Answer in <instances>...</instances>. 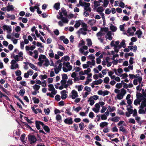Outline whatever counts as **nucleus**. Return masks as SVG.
<instances>
[{"label": "nucleus", "mask_w": 146, "mask_h": 146, "mask_svg": "<svg viewBox=\"0 0 146 146\" xmlns=\"http://www.w3.org/2000/svg\"><path fill=\"white\" fill-rule=\"evenodd\" d=\"M28 138L29 142L31 144L36 142L37 140L35 136L34 135H29Z\"/></svg>", "instance_id": "f257e3e1"}, {"label": "nucleus", "mask_w": 146, "mask_h": 146, "mask_svg": "<svg viewBox=\"0 0 146 146\" xmlns=\"http://www.w3.org/2000/svg\"><path fill=\"white\" fill-rule=\"evenodd\" d=\"M64 122L65 124L69 125L72 124L73 122L72 118L71 117H69L65 119Z\"/></svg>", "instance_id": "f03ea898"}, {"label": "nucleus", "mask_w": 146, "mask_h": 146, "mask_svg": "<svg viewBox=\"0 0 146 146\" xmlns=\"http://www.w3.org/2000/svg\"><path fill=\"white\" fill-rule=\"evenodd\" d=\"M66 91L65 90H63L61 92V98L62 100H65L66 98L67 95L66 94Z\"/></svg>", "instance_id": "7ed1b4c3"}, {"label": "nucleus", "mask_w": 146, "mask_h": 146, "mask_svg": "<svg viewBox=\"0 0 146 146\" xmlns=\"http://www.w3.org/2000/svg\"><path fill=\"white\" fill-rule=\"evenodd\" d=\"M72 98L73 99H75L76 98L78 97V93L75 90H73L72 92Z\"/></svg>", "instance_id": "20e7f679"}, {"label": "nucleus", "mask_w": 146, "mask_h": 146, "mask_svg": "<svg viewBox=\"0 0 146 146\" xmlns=\"http://www.w3.org/2000/svg\"><path fill=\"white\" fill-rule=\"evenodd\" d=\"M11 27V26H7L6 25H4L3 26V28L4 31L6 29V30L10 32L12 31Z\"/></svg>", "instance_id": "39448f33"}, {"label": "nucleus", "mask_w": 146, "mask_h": 146, "mask_svg": "<svg viewBox=\"0 0 146 146\" xmlns=\"http://www.w3.org/2000/svg\"><path fill=\"white\" fill-rule=\"evenodd\" d=\"M8 5L7 6V11L8 12L12 11L14 10V7L12 5H10L9 3H8Z\"/></svg>", "instance_id": "423d86ee"}, {"label": "nucleus", "mask_w": 146, "mask_h": 146, "mask_svg": "<svg viewBox=\"0 0 146 146\" xmlns=\"http://www.w3.org/2000/svg\"><path fill=\"white\" fill-rule=\"evenodd\" d=\"M146 106V99H145L143 101L141 104L140 108L141 109H143Z\"/></svg>", "instance_id": "0eeeda50"}, {"label": "nucleus", "mask_w": 146, "mask_h": 146, "mask_svg": "<svg viewBox=\"0 0 146 146\" xmlns=\"http://www.w3.org/2000/svg\"><path fill=\"white\" fill-rule=\"evenodd\" d=\"M40 88V86L37 84H35L33 86V88L35 90L37 91L38 93L39 92L38 90Z\"/></svg>", "instance_id": "6e6552de"}, {"label": "nucleus", "mask_w": 146, "mask_h": 146, "mask_svg": "<svg viewBox=\"0 0 146 146\" xmlns=\"http://www.w3.org/2000/svg\"><path fill=\"white\" fill-rule=\"evenodd\" d=\"M93 82L95 85H97L102 84L103 82V80L101 79H99L98 80H95Z\"/></svg>", "instance_id": "1a4fd4ad"}, {"label": "nucleus", "mask_w": 146, "mask_h": 146, "mask_svg": "<svg viewBox=\"0 0 146 146\" xmlns=\"http://www.w3.org/2000/svg\"><path fill=\"white\" fill-rule=\"evenodd\" d=\"M135 34L137 35L138 38H141V35H142V32L139 30L138 31H137L136 32Z\"/></svg>", "instance_id": "9d476101"}, {"label": "nucleus", "mask_w": 146, "mask_h": 146, "mask_svg": "<svg viewBox=\"0 0 146 146\" xmlns=\"http://www.w3.org/2000/svg\"><path fill=\"white\" fill-rule=\"evenodd\" d=\"M119 119L120 118L119 117L116 116L112 118L111 119V120L112 121H114L117 122L119 121Z\"/></svg>", "instance_id": "9b49d317"}, {"label": "nucleus", "mask_w": 146, "mask_h": 146, "mask_svg": "<svg viewBox=\"0 0 146 146\" xmlns=\"http://www.w3.org/2000/svg\"><path fill=\"white\" fill-rule=\"evenodd\" d=\"M43 128L44 130L47 133H49L50 132V129L48 126H43Z\"/></svg>", "instance_id": "f8f14e48"}, {"label": "nucleus", "mask_w": 146, "mask_h": 146, "mask_svg": "<svg viewBox=\"0 0 146 146\" xmlns=\"http://www.w3.org/2000/svg\"><path fill=\"white\" fill-rule=\"evenodd\" d=\"M88 102H90V104L91 106L93 105L95 103L94 100L92 99V97H90V98H89V100L88 101Z\"/></svg>", "instance_id": "ddd939ff"}, {"label": "nucleus", "mask_w": 146, "mask_h": 146, "mask_svg": "<svg viewBox=\"0 0 146 146\" xmlns=\"http://www.w3.org/2000/svg\"><path fill=\"white\" fill-rule=\"evenodd\" d=\"M60 3H56L54 6L55 9L56 10H58L60 8Z\"/></svg>", "instance_id": "4468645a"}, {"label": "nucleus", "mask_w": 146, "mask_h": 146, "mask_svg": "<svg viewBox=\"0 0 146 146\" xmlns=\"http://www.w3.org/2000/svg\"><path fill=\"white\" fill-rule=\"evenodd\" d=\"M81 20H79L78 21H76V23L74 25V27L76 28H78V27L81 25V23L80 21Z\"/></svg>", "instance_id": "2eb2a0df"}, {"label": "nucleus", "mask_w": 146, "mask_h": 146, "mask_svg": "<svg viewBox=\"0 0 146 146\" xmlns=\"http://www.w3.org/2000/svg\"><path fill=\"white\" fill-rule=\"evenodd\" d=\"M71 109V108L70 107H69L67 109H66V111H65V113H66L67 114L69 115H72V113L70 111V110Z\"/></svg>", "instance_id": "dca6fc26"}, {"label": "nucleus", "mask_w": 146, "mask_h": 146, "mask_svg": "<svg viewBox=\"0 0 146 146\" xmlns=\"http://www.w3.org/2000/svg\"><path fill=\"white\" fill-rule=\"evenodd\" d=\"M108 125V123L107 122H102L100 123V126L102 128H103L104 127L107 126Z\"/></svg>", "instance_id": "f3484780"}, {"label": "nucleus", "mask_w": 146, "mask_h": 146, "mask_svg": "<svg viewBox=\"0 0 146 146\" xmlns=\"http://www.w3.org/2000/svg\"><path fill=\"white\" fill-rule=\"evenodd\" d=\"M107 35L108 36V38L110 40H112V38L111 37V31H109L107 33Z\"/></svg>", "instance_id": "a211bd4d"}, {"label": "nucleus", "mask_w": 146, "mask_h": 146, "mask_svg": "<svg viewBox=\"0 0 146 146\" xmlns=\"http://www.w3.org/2000/svg\"><path fill=\"white\" fill-rule=\"evenodd\" d=\"M86 40L87 42V44L89 46H90L92 45V42L91 39L90 38H88L86 39Z\"/></svg>", "instance_id": "6ab92c4d"}, {"label": "nucleus", "mask_w": 146, "mask_h": 146, "mask_svg": "<svg viewBox=\"0 0 146 146\" xmlns=\"http://www.w3.org/2000/svg\"><path fill=\"white\" fill-rule=\"evenodd\" d=\"M104 11V9L103 7L102 6L98 7L96 10L98 12L100 13Z\"/></svg>", "instance_id": "aec40b11"}, {"label": "nucleus", "mask_w": 146, "mask_h": 146, "mask_svg": "<svg viewBox=\"0 0 146 146\" xmlns=\"http://www.w3.org/2000/svg\"><path fill=\"white\" fill-rule=\"evenodd\" d=\"M39 121H35V124H36V127L37 129L38 130H39L40 129V124L38 122Z\"/></svg>", "instance_id": "412c9836"}, {"label": "nucleus", "mask_w": 146, "mask_h": 146, "mask_svg": "<svg viewBox=\"0 0 146 146\" xmlns=\"http://www.w3.org/2000/svg\"><path fill=\"white\" fill-rule=\"evenodd\" d=\"M119 130L120 131H121L123 133H126V129H125V127H123V126H121L119 127Z\"/></svg>", "instance_id": "4be33fe9"}, {"label": "nucleus", "mask_w": 146, "mask_h": 146, "mask_svg": "<svg viewBox=\"0 0 146 146\" xmlns=\"http://www.w3.org/2000/svg\"><path fill=\"white\" fill-rule=\"evenodd\" d=\"M110 29L113 32H115L117 30V27L113 25H111L110 27Z\"/></svg>", "instance_id": "5701e85b"}, {"label": "nucleus", "mask_w": 146, "mask_h": 146, "mask_svg": "<svg viewBox=\"0 0 146 146\" xmlns=\"http://www.w3.org/2000/svg\"><path fill=\"white\" fill-rule=\"evenodd\" d=\"M45 63L44 64V65L46 67H47L50 64L48 58L44 60Z\"/></svg>", "instance_id": "b1692460"}, {"label": "nucleus", "mask_w": 146, "mask_h": 146, "mask_svg": "<svg viewBox=\"0 0 146 146\" xmlns=\"http://www.w3.org/2000/svg\"><path fill=\"white\" fill-rule=\"evenodd\" d=\"M33 100L34 101V103L35 104H38L39 102V100L38 98H36V97H33Z\"/></svg>", "instance_id": "393cba45"}, {"label": "nucleus", "mask_w": 146, "mask_h": 146, "mask_svg": "<svg viewBox=\"0 0 146 146\" xmlns=\"http://www.w3.org/2000/svg\"><path fill=\"white\" fill-rule=\"evenodd\" d=\"M19 67V65L18 64H16L15 65H11V69H16Z\"/></svg>", "instance_id": "a878e982"}, {"label": "nucleus", "mask_w": 146, "mask_h": 146, "mask_svg": "<svg viewBox=\"0 0 146 146\" xmlns=\"http://www.w3.org/2000/svg\"><path fill=\"white\" fill-rule=\"evenodd\" d=\"M48 87L49 88L48 89V90L50 91H51L53 90H54V87L53 85L52 84H50L48 85Z\"/></svg>", "instance_id": "bb28decb"}, {"label": "nucleus", "mask_w": 146, "mask_h": 146, "mask_svg": "<svg viewBox=\"0 0 146 146\" xmlns=\"http://www.w3.org/2000/svg\"><path fill=\"white\" fill-rule=\"evenodd\" d=\"M29 66L31 68H32L33 69L35 70H37V68L34 65L31 64V63H29Z\"/></svg>", "instance_id": "cd10ccee"}, {"label": "nucleus", "mask_w": 146, "mask_h": 146, "mask_svg": "<svg viewBox=\"0 0 146 146\" xmlns=\"http://www.w3.org/2000/svg\"><path fill=\"white\" fill-rule=\"evenodd\" d=\"M25 89L24 88H23L20 90L19 91V94L21 96H23L24 95V94L25 93Z\"/></svg>", "instance_id": "c85d7f7f"}, {"label": "nucleus", "mask_w": 146, "mask_h": 146, "mask_svg": "<svg viewBox=\"0 0 146 146\" xmlns=\"http://www.w3.org/2000/svg\"><path fill=\"white\" fill-rule=\"evenodd\" d=\"M98 3H99V2L98 1L96 0H95L94 1V9H96L98 6Z\"/></svg>", "instance_id": "c756f323"}, {"label": "nucleus", "mask_w": 146, "mask_h": 146, "mask_svg": "<svg viewBox=\"0 0 146 146\" xmlns=\"http://www.w3.org/2000/svg\"><path fill=\"white\" fill-rule=\"evenodd\" d=\"M110 80V79L108 77H106L105 78L104 80V82L106 84L108 83Z\"/></svg>", "instance_id": "7c9ffc66"}, {"label": "nucleus", "mask_w": 146, "mask_h": 146, "mask_svg": "<svg viewBox=\"0 0 146 146\" xmlns=\"http://www.w3.org/2000/svg\"><path fill=\"white\" fill-rule=\"evenodd\" d=\"M104 1L103 4L104 6L105 7H106L109 4V1L108 0H104Z\"/></svg>", "instance_id": "2f4dec72"}, {"label": "nucleus", "mask_w": 146, "mask_h": 146, "mask_svg": "<svg viewBox=\"0 0 146 146\" xmlns=\"http://www.w3.org/2000/svg\"><path fill=\"white\" fill-rule=\"evenodd\" d=\"M117 97L118 99L121 100L123 98V95L122 94H117Z\"/></svg>", "instance_id": "473e14b6"}, {"label": "nucleus", "mask_w": 146, "mask_h": 146, "mask_svg": "<svg viewBox=\"0 0 146 146\" xmlns=\"http://www.w3.org/2000/svg\"><path fill=\"white\" fill-rule=\"evenodd\" d=\"M61 19L62 20V22L64 23H68V20L67 19V18L65 17H64Z\"/></svg>", "instance_id": "72a5a7b5"}, {"label": "nucleus", "mask_w": 146, "mask_h": 146, "mask_svg": "<svg viewBox=\"0 0 146 146\" xmlns=\"http://www.w3.org/2000/svg\"><path fill=\"white\" fill-rule=\"evenodd\" d=\"M79 127L81 130H83V129L84 128V123L82 122L80 123L79 124Z\"/></svg>", "instance_id": "f704fd0d"}, {"label": "nucleus", "mask_w": 146, "mask_h": 146, "mask_svg": "<svg viewBox=\"0 0 146 146\" xmlns=\"http://www.w3.org/2000/svg\"><path fill=\"white\" fill-rule=\"evenodd\" d=\"M62 78L63 80H67L68 79V76L66 74H64L62 75Z\"/></svg>", "instance_id": "c9c22d12"}, {"label": "nucleus", "mask_w": 146, "mask_h": 146, "mask_svg": "<svg viewBox=\"0 0 146 146\" xmlns=\"http://www.w3.org/2000/svg\"><path fill=\"white\" fill-rule=\"evenodd\" d=\"M15 74L16 76H19L21 75V72L20 70H18L15 72Z\"/></svg>", "instance_id": "e433bc0d"}, {"label": "nucleus", "mask_w": 146, "mask_h": 146, "mask_svg": "<svg viewBox=\"0 0 146 146\" xmlns=\"http://www.w3.org/2000/svg\"><path fill=\"white\" fill-rule=\"evenodd\" d=\"M25 134H23L21 135L20 137V139L23 142L24 141V139L25 138Z\"/></svg>", "instance_id": "4c0bfd02"}, {"label": "nucleus", "mask_w": 146, "mask_h": 146, "mask_svg": "<svg viewBox=\"0 0 146 146\" xmlns=\"http://www.w3.org/2000/svg\"><path fill=\"white\" fill-rule=\"evenodd\" d=\"M120 44L122 47L123 48H125L126 46V44L125 42V41H122L120 43Z\"/></svg>", "instance_id": "58836bf2"}, {"label": "nucleus", "mask_w": 146, "mask_h": 146, "mask_svg": "<svg viewBox=\"0 0 146 146\" xmlns=\"http://www.w3.org/2000/svg\"><path fill=\"white\" fill-rule=\"evenodd\" d=\"M55 99L58 102L60 101V95L58 94L56 95L55 97Z\"/></svg>", "instance_id": "ea45409f"}, {"label": "nucleus", "mask_w": 146, "mask_h": 146, "mask_svg": "<svg viewBox=\"0 0 146 146\" xmlns=\"http://www.w3.org/2000/svg\"><path fill=\"white\" fill-rule=\"evenodd\" d=\"M24 118L29 124H31L33 123V122L30 120L29 119L28 117H25Z\"/></svg>", "instance_id": "a19ab883"}, {"label": "nucleus", "mask_w": 146, "mask_h": 146, "mask_svg": "<svg viewBox=\"0 0 146 146\" xmlns=\"http://www.w3.org/2000/svg\"><path fill=\"white\" fill-rule=\"evenodd\" d=\"M84 9H86V8L90 7V4L89 3H84Z\"/></svg>", "instance_id": "79ce46f5"}, {"label": "nucleus", "mask_w": 146, "mask_h": 146, "mask_svg": "<svg viewBox=\"0 0 146 146\" xmlns=\"http://www.w3.org/2000/svg\"><path fill=\"white\" fill-rule=\"evenodd\" d=\"M94 125H92V123H90L88 127V129L89 130H92V129L94 128Z\"/></svg>", "instance_id": "37998d69"}, {"label": "nucleus", "mask_w": 146, "mask_h": 146, "mask_svg": "<svg viewBox=\"0 0 146 146\" xmlns=\"http://www.w3.org/2000/svg\"><path fill=\"white\" fill-rule=\"evenodd\" d=\"M125 25V24H124L122 25H120L119 26L120 29V31H123L124 29V26Z\"/></svg>", "instance_id": "c03bdc74"}, {"label": "nucleus", "mask_w": 146, "mask_h": 146, "mask_svg": "<svg viewBox=\"0 0 146 146\" xmlns=\"http://www.w3.org/2000/svg\"><path fill=\"white\" fill-rule=\"evenodd\" d=\"M44 112L46 114L48 115L49 114L50 112V110L49 108L47 109H44Z\"/></svg>", "instance_id": "a18cd8bd"}, {"label": "nucleus", "mask_w": 146, "mask_h": 146, "mask_svg": "<svg viewBox=\"0 0 146 146\" xmlns=\"http://www.w3.org/2000/svg\"><path fill=\"white\" fill-rule=\"evenodd\" d=\"M134 58L132 57H130L129 60V64L130 65L133 64L134 63Z\"/></svg>", "instance_id": "49530a36"}, {"label": "nucleus", "mask_w": 146, "mask_h": 146, "mask_svg": "<svg viewBox=\"0 0 146 146\" xmlns=\"http://www.w3.org/2000/svg\"><path fill=\"white\" fill-rule=\"evenodd\" d=\"M94 115L92 112H90L89 115V117L92 119H93Z\"/></svg>", "instance_id": "de8ad7c7"}, {"label": "nucleus", "mask_w": 146, "mask_h": 146, "mask_svg": "<svg viewBox=\"0 0 146 146\" xmlns=\"http://www.w3.org/2000/svg\"><path fill=\"white\" fill-rule=\"evenodd\" d=\"M61 116L59 114L57 115L56 116V119L57 121H60L61 119Z\"/></svg>", "instance_id": "09e8293b"}, {"label": "nucleus", "mask_w": 146, "mask_h": 146, "mask_svg": "<svg viewBox=\"0 0 146 146\" xmlns=\"http://www.w3.org/2000/svg\"><path fill=\"white\" fill-rule=\"evenodd\" d=\"M129 122L133 124H135V120L133 118H130L129 120Z\"/></svg>", "instance_id": "8fccbe9b"}, {"label": "nucleus", "mask_w": 146, "mask_h": 146, "mask_svg": "<svg viewBox=\"0 0 146 146\" xmlns=\"http://www.w3.org/2000/svg\"><path fill=\"white\" fill-rule=\"evenodd\" d=\"M87 31V27L82 28L80 29L77 31V32H80V31Z\"/></svg>", "instance_id": "3c124183"}, {"label": "nucleus", "mask_w": 146, "mask_h": 146, "mask_svg": "<svg viewBox=\"0 0 146 146\" xmlns=\"http://www.w3.org/2000/svg\"><path fill=\"white\" fill-rule=\"evenodd\" d=\"M136 96L137 98L138 99L140 98L143 97V96L140 93H138L137 94Z\"/></svg>", "instance_id": "603ef678"}, {"label": "nucleus", "mask_w": 146, "mask_h": 146, "mask_svg": "<svg viewBox=\"0 0 146 146\" xmlns=\"http://www.w3.org/2000/svg\"><path fill=\"white\" fill-rule=\"evenodd\" d=\"M121 93L120 94H123V95L124 96L126 93V90L124 89V88H122L121 90Z\"/></svg>", "instance_id": "864d4df0"}, {"label": "nucleus", "mask_w": 146, "mask_h": 146, "mask_svg": "<svg viewBox=\"0 0 146 146\" xmlns=\"http://www.w3.org/2000/svg\"><path fill=\"white\" fill-rule=\"evenodd\" d=\"M129 17L126 15L124 16L122 19L124 21H127L129 20Z\"/></svg>", "instance_id": "5fc2aeb1"}, {"label": "nucleus", "mask_w": 146, "mask_h": 146, "mask_svg": "<svg viewBox=\"0 0 146 146\" xmlns=\"http://www.w3.org/2000/svg\"><path fill=\"white\" fill-rule=\"evenodd\" d=\"M127 110L128 112V113H129L130 114L133 113V109L128 108H127Z\"/></svg>", "instance_id": "6e6d98bb"}, {"label": "nucleus", "mask_w": 146, "mask_h": 146, "mask_svg": "<svg viewBox=\"0 0 146 146\" xmlns=\"http://www.w3.org/2000/svg\"><path fill=\"white\" fill-rule=\"evenodd\" d=\"M119 6L122 8H124L125 7V4L122 1H120L119 3Z\"/></svg>", "instance_id": "4d7b16f0"}, {"label": "nucleus", "mask_w": 146, "mask_h": 146, "mask_svg": "<svg viewBox=\"0 0 146 146\" xmlns=\"http://www.w3.org/2000/svg\"><path fill=\"white\" fill-rule=\"evenodd\" d=\"M115 87L117 88L120 89L122 87V85L120 83H117L115 85Z\"/></svg>", "instance_id": "13d9d810"}, {"label": "nucleus", "mask_w": 146, "mask_h": 146, "mask_svg": "<svg viewBox=\"0 0 146 146\" xmlns=\"http://www.w3.org/2000/svg\"><path fill=\"white\" fill-rule=\"evenodd\" d=\"M64 60L66 61H68L70 60V58L68 56H65L64 57Z\"/></svg>", "instance_id": "bf43d9fd"}, {"label": "nucleus", "mask_w": 146, "mask_h": 146, "mask_svg": "<svg viewBox=\"0 0 146 146\" xmlns=\"http://www.w3.org/2000/svg\"><path fill=\"white\" fill-rule=\"evenodd\" d=\"M101 30L102 31H104L106 32H107L108 31V29L107 27L102 28Z\"/></svg>", "instance_id": "052dcab7"}, {"label": "nucleus", "mask_w": 146, "mask_h": 146, "mask_svg": "<svg viewBox=\"0 0 146 146\" xmlns=\"http://www.w3.org/2000/svg\"><path fill=\"white\" fill-rule=\"evenodd\" d=\"M140 101H139L137 100H135L134 102V104L135 105L137 106L138 104H139L140 102Z\"/></svg>", "instance_id": "680f3d73"}, {"label": "nucleus", "mask_w": 146, "mask_h": 146, "mask_svg": "<svg viewBox=\"0 0 146 146\" xmlns=\"http://www.w3.org/2000/svg\"><path fill=\"white\" fill-rule=\"evenodd\" d=\"M91 71V69L90 68H88L86 70H85L84 71V72H85V74H87L88 73L90 72Z\"/></svg>", "instance_id": "e2e57ef3"}, {"label": "nucleus", "mask_w": 146, "mask_h": 146, "mask_svg": "<svg viewBox=\"0 0 146 146\" xmlns=\"http://www.w3.org/2000/svg\"><path fill=\"white\" fill-rule=\"evenodd\" d=\"M85 89L88 92H90L91 91V89L90 87H88L87 86H86L85 87Z\"/></svg>", "instance_id": "0e129e2a"}, {"label": "nucleus", "mask_w": 146, "mask_h": 146, "mask_svg": "<svg viewBox=\"0 0 146 146\" xmlns=\"http://www.w3.org/2000/svg\"><path fill=\"white\" fill-rule=\"evenodd\" d=\"M40 76H41V80H44V79H46L47 77V76L46 75H41Z\"/></svg>", "instance_id": "69168bd1"}, {"label": "nucleus", "mask_w": 146, "mask_h": 146, "mask_svg": "<svg viewBox=\"0 0 146 146\" xmlns=\"http://www.w3.org/2000/svg\"><path fill=\"white\" fill-rule=\"evenodd\" d=\"M82 108L81 107L79 106L75 108L74 109V110L76 111L77 112H78Z\"/></svg>", "instance_id": "338daca9"}, {"label": "nucleus", "mask_w": 146, "mask_h": 146, "mask_svg": "<svg viewBox=\"0 0 146 146\" xmlns=\"http://www.w3.org/2000/svg\"><path fill=\"white\" fill-rule=\"evenodd\" d=\"M106 109L107 108L106 107L103 106L102 108V109L100 111L101 113H104L106 110Z\"/></svg>", "instance_id": "774afa93"}]
</instances>
